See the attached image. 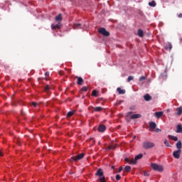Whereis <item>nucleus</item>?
<instances>
[{
	"label": "nucleus",
	"mask_w": 182,
	"mask_h": 182,
	"mask_svg": "<svg viewBox=\"0 0 182 182\" xmlns=\"http://www.w3.org/2000/svg\"><path fill=\"white\" fill-rule=\"evenodd\" d=\"M151 167L152 169L154 170V171H159V173H161L164 171V168L163 167L162 165H159L155 163L151 164Z\"/></svg>",
	"instance_id": "1"
},
{
	"label": "nucleus",
	"mask_w": 182,
	"mask_h": 182,
	"mask_svg": "<svg viewBox=\"0 0 182 182\" xmlns=\"http://www.w3.org/2000/svg\"><path fill=\"white\" fill-rule=\"evenodd\" d=\"M142 146H143L144 149H145L146 150H149V149H153V147H154L155 144L153 142L146 141L143 142Z\"/></svg>",
	"instance_id": "2"
},
{
	"label": "nucleus",
	"mask_w": 182,
	"mask_h": 182,
	"mask_svg": "<svg viewBox=\"0 0 182 182\" xmlns=\"http://www.w3.org/2000/svg\"><path fill=\"white\" fill-rule=\"evenodd\" d=\"M83 157H85V154L81 153L75 156L71 157L70 160L71 161H79V160H82V159H83Z\"/></svg>",
	"instance_id": "3"
},
{
	"label": "nucleus",
	"mask_w": 182,
	"mask_h": 182,
	"mask_svg": "<svg viewBox=\"0 0 182 182\" xmlns=\"http://www.w3.org/2000/svg\"><path fill=\"white\" fill-rule=\"evenodd\" d=\"M127 117H131V119H132L134 120V119H140V117H141V114H133V112H127Z\"/></svg>",
	"instance_id": "4"
},
{
	"label": "nucleus",
	"mask_w": 182,
	"mask_h": 182,
	"mask_svg": "<svg viewBox=\"0 0 182 182\" xmlns=\"http://www.w3.org/2000/svg\"><path fill=\"white\" fill-rule=\"evenodd\" d=\"M98 33H101V35H103V36H110V33L107 31L106 28H100L98 29Z\"/></svg>",
	"instance_id": "5"
},
{
	"label": "nucleus",
	"mask_w": 182,
	"mask_h": 182,
	"mask_svg": "<svg viewBox=\"0 0 182 182\" xmlns=\"http://www.w3.org/2000/svg\"><path fill=\"white\" fill-rule=\"evenodd\" d=\"M180 154H181V149H178L173 152V157H174V159H180Z\"/></svg>",
	"instance_id": "6"
},
{
	"label": "nucleus",
	"mask_w": 182,
	"mask_h": 182,
	"mask_svg": "<svg viewBox=\"0 0 182 182\" xmlns=\"http://www.w3.org/2000/svg\"><path fill=\"white\" fill-rule=\"evenodd\" d=\"M140 159H143V154H139L134 157V159H132V164H136L137 160H140Z\"/></svg>",
	"instance_id": "7"
},
{
	"label": "nucleus",
	"mask_w": 182,
	"mask_h": 182,
	"mask_svg": "<svg viewBox=\"0 0 182 182\" xmlns=\"http://www.w3.org/2000/svg\"><path fill=\"white\" fill-rule=\"evenodd\" d=\"M60 28H62V23L60 22H58L56 25L51 24V29H53V31L60 29Z\"/></svg>",
	"instance_id": "8"
},
{
	"label": "nucleus",
	"mask_w": 182,
	"mask_h": 182,
	"mask_svg": "<svg viewBox=\"0 0 182 182\" xmlns=\"http://www.w3.org/2000/svg\"><path fill=\"white\" fill-rule=\"evenodd\" d=\"M97 130L100 133H103L106 130V125L105 124L99 125Z\"/></svg>",
	"instance_id": "9"
},
{
	"label": "nucleus",
	"mask_w": 182,
	"mask_h": 182,
	"mask_svg": "<svg viewBox=\"0 0 182 182\" xmlns=\"http://www.w3.org/2000/svg\"><path fill=\"white\" fill-rule=\"evenodd\" d=\"M75 79H77V84L79 85H83V78H82V77H75Z\"/></svg>",
	"instance_id": "10"
},
{
	"label": "nucleus",
	"mask_w": 182,
	"mask_h": 182,
	"mask_svg": "<svg viewBox=\"0 0 182 182\" xmlns=\"http://www.w3.org/2000/svg\"><path fill=\"white\" fill-rule=\"evenodd\" d=\"M137 35L139 38H143V36H144V33L143 32L142 29H138V33Z\"/></svg>",
	"instance_id": "11"
},
{
	"label": "nucleus",
	"mask_w": 182,
	"mask_h": 182,
	"mask_svg": "<svg viewBox=\"0 0 182 182\" xmlns=\"http://www.w3.org/2000/svg\"><path fill=\"white\" fill-rule=\"evenodd\" d=\"M144 99L146 102H150V100H151V96H150L149 94H146L144 96Z\"/></svg>",
	"instance_id": "12"
},
{
	"label": "nucleus",
	"mask_w": 182,
	"mask_h": 182,
	"mask_svg": "<svg viewBox=\"0 0 182 182\" xmlns=\"http://www.w3.org/2000/svg\"><path fill=\"white\" fill-rule=\"evenodd\" d=\"M92 109L94 112H103V107H94Z\"/></svg>",
	"instance_id": "13"
},
{
	"label": "nucleus",
	"mask_w": 182,
	"mask_h": 182,
	"mask_svg": "<svg viewBox=\"0 0 182 182\" xmlns=\"http://www.w3.org/2000/svg\"><path fill=\"white\" fill-rule=\"evenodd\" d=\"M154 116L156 117V119H160V117L163 116V112H156L154 113Z\"/></svg>",
	"instance_id": "14"
},
{
	"label": "nucleus",
	"mask_w": 182,
	"mask_h": 182,
	"mask_svg": "<svg viewBox=\"0 0 182 182\" xmlns=\"http://www.w3.org/2000/svg\"><path fill=\"white\" fill-rule=\"evenodd\" d=\"M168 138L171 139V140H173L174 141H178V138L177 136L173 135H168Z\"/></svg>",
	"instance_id": "15"
},
{
	"label": "nucleus",
	"mask_w": 182,
	"mask_h": 182,
	"mask_svg": "<svg viewBox=\"0 0 182 182\" xmlns=\"http://www.w3.org/2000/svg\"><path fill=\"white\" fill-rule=\"evenodd\" d=\"M176 149H178V150H181V148H182V143H181V141H178L176 144Z\"/></svg>",
	"instance_id": "16"
},
{
	"label": "nucleus",
	"mask_w": 182,
	"mask_h": 182,
	"mask_svg": "<svg viewBox=\"0 0 182 182\" xmlns=\"http://www.w3.org/2000/svg\"><path fill=\"white\" fill-rule=\"evenodd\" d=\"M63 18H62V14H60L58 16H55V21L56 22H61Z\"/></svg>",
	"instance_id": "17"
},
{
	"label": "nucleus",
	"mask_w": 182,
	"mask_h": 182,
	"mask_svg": "<svg viewBox=\"0 0 182 182\" xmlns=\"http://www.w3.org/2000/svg\"><path fill=\"white\" fill-rule=\"evenodd\" d=\"M117 90L119 95H124L126 93V90H122V88H120V87H118L117 89Z\"/></svg>",
	"instance_id": "18"
},
{
	"label": "nucleus",
	"mask_w": 182,
	"mask_h": 182,
	"mask_svg": "<svg viewBox=\"0 0 182 182\" xmlns=\"http://www.w3.org/2000/svg\"><path fill=\"white\" fill-rule=\"evenodd\" d=\"M176 133H182V126L181 124H178L176 127Z\"/></svg>",
	"instance_id": "19"
},
{
	"label": "nucleus",
	"mask_w": 182,
	"mask_h": 182,
	"mask_svg": "<svg viewBox=\"0 0 182 182\" xmlns=\"http://www.w3.org/2000/svg\"><path fill=\"white\" fill-rule=\"evenodd\" d=\"M80 26H82V24H80V23H74L73 28L74 29H80Z\"/></svg>",
	"instance_id": "20"
},
{
	"label": "nucleus",
	"mask_w": 182,
	"mask_h": 182,
	"mask_svg": "<svg viewBox=\"0 0 182 182\" xmlns=\"http://www.w3.org/2000/svg\"><path fill=\"white\" fill-rule=\"evenodd\" d=\"M124 171H125L126 173H129V171H132V166H125Z\"/></svg>",
	"instance_id": "21"
},
{
	"label": "nucleus",
	"mask_w": 182,
	"mask_h": 182,
	"mask_svg": "<svg viewBox=\"0 0 182 182\" xmlns=\"http://www.w3.org/2000/svg\"><path fill=\"white\" fill-rule=\"evenodd\" d=\"M98 95H99V92H97V90H92V96H93L94 97H97Z\"/></svg>",
	"instance_id": "22"
},
{
	"label": "nucleus",
	"mask_w": 182,
	"mask_h": 182,
	"mask_svg": "<svg viewBox=\"0 0 182 182\" xmlns=\"http://www.w3.org/2000/svg\"><path fill=\"white\" fill-rule=\"evenodd\" d=\"M178 116H181L182 114V107H179L176 109Z\"/></svg>",
	"instance_id": "23"
},
{
	"label": "nucleus",
	"mask_w": 182,
	"mask_h": 182,
	"mask_svg": "<svg viewBox=\"0 0 182 182\" xmlns=\"http://www.w3.org/2000/svg\"><path fill=\"white\" fill-rule=\"evenodd\" d=\"M156 126L157 125L155 124V122H151L149 123L150 129H154L156 127Z\"/></svg>",
	"instance_id": "24"
},
{
	"label": "nucleus",
	"mask_w": 182,
	"mask_h": 182,
	"mask_svg": "<svg viewBox=\"0 0 182 182\" xmlns=\"http://www.w3.org/2000/svg\"><path fill=\"white\" fill-rule=\"evenodd\" d=\"M171 48H173V46H171V43H168V44L165 46L166 50L169 49V50H171Z\"/></svg>",
	"instance_id": "25"
},
{
	"label": "nucleus",
	"mask_w": 182,
	"mask_h": 182,
	"mask_svg": "<svg viewBox=\"0 0 182 182\" xmlns=\"http://www.w3.org/2000/svg\"><path fill=\"white\" fill-rule=\"evenodd\" d=\"M149 6H152L154 8L156 6V1L154 0L151 1V2L149 3Z\"/></svg>",
	"instance_id": "26"
},
{
	"label": "nucleus",
	"mask_w": 182,
	"mask_h": 182,
	"mask_svg": "<svg viewBox=\"0 0 182 182\" xmlns=\"http://www.w3.org/2000/svg\"><path fill=\"white\" fill-rule=\"evenodd\" d=\"M125 161L129 163V164H133V159H129V158H125Z\"/></svg>",
	"instance_id": "27"
},
{
	"label": "nucleus",
	"mask_w": 182,
	"mask_h": 182,
	"mask_svg": "<svg viewBox=\"0 0 182 182\" xmlns=\"http://www.w3.org/2000/svg\"><path fill=\"white\" fill-rule=\"evenodd\" d=\"M44 90L45 92H49V90H50V86L49 85H46L44 87Z\"/></svg>",
	"instance_id": "28"
},
{
	"label": "nucleus",
	"mask_w": 182,
	"mask_h": 182,
	"mask_svg": "<svg viewBox=\"0 0 182 182\" xmlns=\"http://www.w3.org/2000/svg\"><path fill=\"white\" fill-rule=\"evenodd\" d=\"M75 112V111L68 112L67 114V117H72V115Z\"/></svg>",
	"instance_id": "29"
},
{
	"label": "nucleus",
	"mask_w": 182,
	"mask_h": 182,
	"mask_svg": "<svg viewBox=\"0 0 182 182\" xmlns=\"http://www.w3.org/2000/svg\"><path fill=\"white\" fill-rule=\"evenodd\" d=\"M164 143L165 146H166V147H171V146H170V144H168V141H167V139H165Z\"/></svg>",
	"instance_id": "30"
},
{
	"label": "nucleus",
	"mask_w": 182,
	"mask_h": 182,
	"mask_svg": "<svg viewBox=\"0 0 182 182\" xmlns=\"http://www.w3.org/2000/svg\"><path fill=\"white\" fill-rule=\"evenodd\" d=\"M114 149H116V145H110L108 147L109 150H114Z\"/></svg>",
	"instance_id": "31"
},
{
	"label": "nucleus",
	"mask_w": 182,
	"mask_h": 182,
	"mask_svg": "<svg viewBox=\"0 0 182 182\" xmlns=\"http://www.w3.org/2000/svg\"><path fill=\"white\" fill-rule=\"evenodd\" d=\"M134 79V77L130 75V76L128 77L127 82H132V80H133Z\"/></svg>",
	"instance_id": "32"
},
{
	"label": "nucleus",
	"mask_w": 182,
	"mask_h": 182,
	"mask_svg": "<svg viewBox=\"0 0 182 182\" xmlns=\"http://www.w3.org/2000/svg\"><path fill=\"white\" fill-rule=\"evenodd\" d=\"M31 106H33V107H38V106H39V104H38L37 102H31Z\"/></svg>",
	"instance_id": "33"
},
{
	"label": "nucleus",
	"mask_w": 182,
	"mask_h": 182,
	"mask_svg": "<svg viewBox=\"0 0 182 182\" xmlns=\"http://www.w3.org/2000/svg\"><path fill=\"white\" fill-rule=\"evenodd\" d=\"M115 178H116V180H117V181H119V180H120L122 178V176H120L119 174H117V175H116Z\"/></svg>",
	"instance_id": "34"
},
{
	"label": "nucleus",
	"mask_w": 182,
	"mask_h": 182,
	"mask_svg": "<svg viewBox=\"0 0 182 182\" xmlns=\"http://www.w3.org/2000/svg\"><path fill=\"white\" fill-rule=\"evenodd\" d=\"M143 80H146V77L141 76V77H139V81L140 82H143Z\"/></svg>",
	"instance_id": "35"
},
{
	"label": "nucleus",
	"mask_w": 182,
	"mask_h": 182,
	"mask_svg": "<svg viewBox=\"0 0 182 182\" xmlns=\"http://www.w3.org/2000/svg\"><path fill=\"white\" fill-rule=\"evenodd\" d=\"M81 90H82V92H87V87H82L81 88Z\"/></svg>",
	"instance_id": "36"
},
{
	"label": "nucleus",
	"mask_w": 182,
	"mask_h": 182,
	"mask_svg": "<svg viewBox=\"0 0 182 182\" xmlns=\"http://www.w3.org/2000/svg\"><path fill=\"white\" fill-rule=\"evenodd\" d=\"M144 176L145 177H149V171H145V172H144Z\"/></svg>",
	"instance_id": "37"
},
{
	"label": "nucleus",
	"mask_w": 182,
	"mask_h": 182,
	"mask_svg": "<svg viewBox=\"0 0 182 182\" xmlns=\"http://www.w3.org/2000/svg\"><path fill=\"white\" fill-rule=\"evenodd\" d=\"M156 133H159V132H161V129L157 128L155 129Z\"/></svg>",
	"instance_id": "38"
},
{
	"label": "nucleus",
	"mask_w": 182,
	"mask_h": 182,
	"mask_svg": "<svg viewBox=\"0 0 182 182\" xmlns=\"http://www.w3.org/2000/svg\"><path fill=\"white\" fill-rule=\"evenodd\" d=\"M123 170V167L120 166L119 170H118V173H121V171Z\"/></svg>",
	"instance_id": "39"
},
{
	"label": "nucleus",
	"mask_w": 182,
	"mask_h": 182,
	"mask_svg": "<svg viewBox=\"0 0 182 182\" xmlns=\"http://www.w3.org/2000/svg\"><path fill=\"white\" fill-rule=\"evenodd\" d=\"M0 156L2 157V156H4V153L2 152V151L0 150Z\"/></svg>",
	"instance_id": "40"
},
{
	"label": "nucleus",
	"mask_w": 182,
	"mask_h": 182,
	"mask_svg": "<svg viewBox=\"0 0 182 182\" xmlns=\"http://www.w3.org/2000/svg\"><path fill=\"white\" fill-rule=\"evenodd\" d=\"M45 75H46V76H49V72H46V73H45Z\"/></svg>",
	"instance_id": "41"
},
{
	"label": "nucleus",
	"mask_w": 182,
	"mask_h": 182,
	"mask_svg": "<svg viewBox=\"0 0 182 182\" xmlns=\"http://www.w3.org/2000/svg\"><path fill=\"white\" fill-rule=\"evenodd\" d=\"M178 18H182V14H178Z\"/></svg>",
	"instance_id": "42"
},
{
	"label": "nucleus",
	"mask_w": 182,
	"mask_h": 182,
	"mask_svg": "<svg viewBox=\"0 0 182 182\" xmlns=\"http://www.w3.org/2000/svg\"><path fill=\"white\" fill-rule=\"evenodd\" d=\"M123 102V101H119V105H120L121 103H122Z\"/></svg>",
	"instance_id": "43"
},
{
	"label": "nucleus",
	"mask_w": 182,
	"mask_h": 182,
	"mask_svg": "<svg viewBox=\"0 0 182 182\" xmlns=\"http://www.w3.org/2000/svg\"><path fill=\"white\" fill-rule=\"evenodd\" d=\"M112 168H114V166H112Z\"/></svg>",
	"instance_id": "44"
},
{
	"label": "nucleus",
	"mask_w": 182,
	"mask_h": 182,
	"mask_svg": "<svg viewBox=\"0 0 182 182\" xmlns=\"http://www.w3.org/2000/svg\"><path fill=\"white\" fill-rule=\"evenodd\" d=\"M60 75H62V73H59Z\"/></svg>",
	"instance_id": "45"
},
{
	"label": "nucleus",
	"mask_w": 182,
	"mask_h": 182,
	"mask_svg": "<svg viewBox=\"0 0 182 182\" xmlns=\"http://www.w3.org/2000/svg\"><path fill=\"white\" fill-rule=\"evenodd\" d=\"M134 139H136V136H134Z\"/></svg>",
	"instance_id": "46"
}]
</instances>
